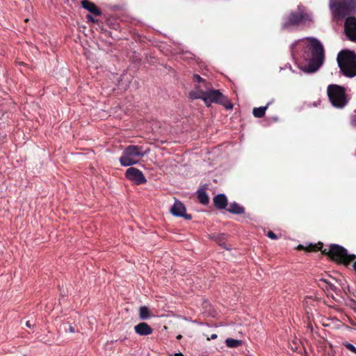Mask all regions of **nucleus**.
I'll use <instances>...</instances> for the list:
<instances>
[{
    "mask_svg": "<svg viewBox=\"0 0 356 356\" xmlns=\"http://www.w3.org/2000/svg\"><path fill=\"white\" fill-rule=\"evenodd\" d=\"M307 41L304 57L309 60L304 71L307 73L316 72L323 65L325 59V51L321 42L315 38H306Z\"/></svg>",
    "mask_w": 356,
    "mask_h": 356,
    "instance_id": "1",
    "label": "nucleus"
},
{
    "mask_svg": "<svg viewBox=\"0 0 356 356\" xmlns=\"http://www.w3.org/2000/svg\"><path fill=\"white\" fill-rule=\"evenodd\" d=\"M337 63L343 74L347 77L356 76V54L351 50H341L337 55Z\"/></svg>",
    "mask_w": 356,
    "mask_h": 356,
    "instance_id": "2",
    "label": "nucleus"
},
{
    "mask_svg": "<svg viewBox=\"0 0 356 356\" xmlns=\"http://www.w3.org/2000/svg\"><path fill=\"white\" fill-rule=\"evenodd\" d=\"M321 253L345 266H348L356 259L355 254H348L346 248L337 244L330 245L328 248L321 250Z\"/></svg>",
    "mask_w": 356,
    "mask_h": 356,
    "instance_id": "3",
    "label": "nucleus"
},
{
    "mask_svg": "<svg viewBox=\"0 0 356 356\" xmlns=\"http://www.w3.org/2000/svg\"><path fill=\"white\" fill-rule=\"evenodd\" d=\"M330 7L335 17L343 19L356 13V0H331Z\"/></svg>",
    "mask_w": 356,
    "mask_h": 356,
    "instance_id": "4",
    "label": "nucleus"
},
{
    "mask_svg": "<svg viewBox=\"0 0 356 356\" xmlns=\"http://www.w3.org/2000/svg\"><path fill=\"white\" fill-rule=\"evenodd\" d=\"M312 22V17L306 8L303 6H298L297 10L293 11L285 18L283 24L284 29H288L292 26H298L300 24L310 25Z\"/></svg>",
    "mask_w": 356,
    "mask_h": 356,
    "instance_id": "5",
    "label": "nucleus"
},
{
    "mask_svg": "<svg viewBox=\"0 0 356 356\" xmlns=\"http://www.w3.org/2000/svg\"><path fill=\"white\" fill-rule=\"evenodd\" d=\"M144 155L143 147L129 145L122 152L119 161L122 166H131L138 163Z\"/></svg>",
    "mask_w": 356,
    "mask_h": 356,
    "instance_id": "6",
    "label": "nucleus"
},
{
    "mask_svg": "<svg viewBox=\"0 0 356 356\" xmlns=\"http://www.w3.org/2000/svg\"><path fill=\"white\" fill-rule=\"evenodd\" d=\"M327 95L332 104L337 108H343L347 103L345 89L338 85H330Z\"/></svg>",
    "mask_w": 356,
    "mask_h": 356,
    "instance_id": "7",
    "label": "nucleus"
},
{
    "mask_svg": "<svg viewBox=\"0 0 356 356\" xmlns=\"http://www.w3.org/2000/svg\"><path fill=\"white\" fill-rule=\"evenodd\" d=\"M203 101L207 107H209L211 103L222 105L227 109H232L233 107L228 99L218 90H209L205 91V95L203 98Z\"/></svg>",
    "mask_w": 356,
    "mask_h": 356,
    "instance_id": "8",
    "label": "nucleus"
},
{
    "mask_svg": "<svg viewBox=\"0 0 356 356\" xmlns=\"http://www.w3.org/2000/svg\"><path fill=\"white\" fill-rule=\"evenodd\" d=\"M125 175L127 179L137 185L143 184L147 182V179L143 175L142 171L134 167L128 168L126 171Z\"/></svg>",
    "mask_w": 356,
    "mask_h": 356,
    "instance_id": "9",
    "label": "nucleus"
},
{
    "mask_svg": "<svg viewBox=\"0 0 356 356\" xmlns=\"http://www.w3.org/2000/svg\"><path fill=\"white\" fill-rule=\"evenodd\" d=\"M344 29L348 38L353 42H356V18L348 17L345 22Z\"/></svg>",
    "mask_w": 356,
    "mask_h": 356,
    "instance_id": "10",
    "label": "nucleus"
},
{
    "mask_svg": "<svg viewBox=\"0 0 356 356\" xmlns=\"http://www.w3.org/2000/svg\"><path fill=\"white\" fill-rule=\"evenodd\" d=\"M170 211L175 216L183 217L186 220H191L192 218L191 214L186 213V207L180 201H175L170 209Z\"/></svg>",
    "mask_w": 356,
    "mask_h": 356,
    "instance_id": "11",
    "label": "nucleus"
},
{
    "mask_svg": "<svg viewBox=\"0 0 356 356\" xmlns=\"http://www.w3.org/2000/svg\"><path fill=\"white\" fill-rule=\"evenodd\" d=\"M82 7L88 10L92 14L96 16H101L102 13L101 10L92 2L88 0H82L81 1Z\"/></svg>",
    "mask_w": 356,
    "mask_h": 356,
    "instance_id": "12",
    "label": "nucleus"
},
{
    "mask_svg": "<svg viewBox=\"0 0 356 356\" xmlns=\"http://www.w3.org/2000/svg\"><path fill=\"white\" fill-rule=\"evenodd\" d=\"M135 332L140 336L149 335L153 332V329L145 322L140 323L134 327Z\"/></svg>",
    "mask_w": 356,
    "mask_h": 356,
    "instance_id": "13",
    "label": "nucleus"
},
{
    "mask_svg": "<svg viewBox=\"0 0 356 356\" xmlns=\"http://www.w3.org/2000/svg\"><path fill=\"white\" fill-rule=\"evenodd\" d=\"M213 204L218 209H224L227 206V199L225 195L218 194L213 199Z\"/></svg>",
    "mask_w": 356,
    "mask_h": 356,
    "instance_id": "14",
    "label": "nucleus"
},
{
    "mask_svg": "<svg viewBox=\"0 0 356 356\" xmlns=\"http://www.w3.org/2000/svg\"><path fill=\"white\" fill-rule=\"evenodd\" d=\"M227 234L224 233L221 234H212L210 236V238L215 241L220 246L228 249V248L226 246L225 241L227 239Z\"/></svg>",
    "mask_w": 356,
    "mask_h": 356,
    "instance_id": "15",
    "label": "nucleus"
},
{
    "mask_svg": "<svg viewBox=\"0 0 356 356\" xmlns=\"http://www.w3.org/2000/svg\"><path fill=\"white\" fill-rule=\"evenodd\" d=\"M227 211L234 214H243L245 213V208L238 203H232Z\"/></svg>",
    "mask_w": 356,
    "mask_h": 356,
    "instance_id": "16",
    "label": "nucleus"
},
{
    "mask_svg": "<svg viewBox=\"0 0 356 356\" xmlns=\"http://www.w3.org/2000/svg\"><path fill=\"white\" fill-rule=\"evenodd\" d=\"M271 102H268L265 106H261L259 108H254L252 110V114L255 118H261L264 117L266 110L270 105Z\"/></svg>",
    "mask_w": 356,
    "mask_h": 356,
    "instance_id": "17",
    "label": "nucleus"
},
{
    "mask_svg": "<svg viewBox=\"0 0 356 356\" xmlns=\"http://www.w3.org/2000/svg\"><path fill=\"white\" fill-rule=\"evenodd\" d=\"M197 199L201 204H202L204 205H207L209 204V198L208 195L205 192L204 189H203V188L199 189L197 191Z\"/></svg>",
    "mask_w": 356,
    "mask_h": 356,
    "instance_id": "18",
    "label": "nucleus"
},
{
    "mask_svg": "<svg viewBox=\"0 0 356 356\" xmlns=\"http://www.w3.org/2000/svg\"><path fill=\"white\" fill-rule=\"evenodd\" d=\"M205 95V91L203 90L197 88V90L195 91H191L189 92V97L191 99H201L203 100V98Z\"/></svg>",
    "mask_w": 356,
    "mask_h": 356,
    "instance_id": "19",
    "label": "nucleus"
},
{
    "mask_svg": "<svg viewBox=\"0 0 356 356\" xmlns=\"http://www.w3.org/2000/svg\"><path fill=\"white\" fill-rule=\"evenodd\" d=\"M243 343V341L241 340L238 339H234L232 338H227L225 340V344L227 347L233 348H237L240 346H241Z\"/></svg>",
    "mask_w": 356,
    "mask_h": 356,
    "instance_id": "20",
    "label": "nucleus"
},
{
    "mask_svg": "<svg viewBox=\"0 0 356 356\" xmlns=\"http://www.w3.org/2000/svg\"><path fill=\"white\" fill-rule=\"evenodd\" d=\"M323 243L322 242H318L317 243H315V244H309V245L306 246V248H305V251L307 252H317L318 250H323Z\"/></svg>",
    "mask_w": 356,
    "mask_h": 356,
    "instance_id": "21",
    "label": "nucleus"
},
{
    "mask_svg": "<svg viewBox=\"0 0 356 356\" xmlns=\"http://www.w3.org/2000/svg\"><path fill=\"white\" fill-rule=\"evenodd\" d=\"M150 312L145 306H142L139 309V317L142 320H147L150 318Z\"/></svg>",
    "mask_w": 356,
    "mask_h": 356,
    "instance_id": "22",
    "label": "nucleus"
},
{
    "mask_svg": "<svg viewBox=\"0 0 356 356\" xmlns=\"http://www.w3.org/2000/svg\"><path fill=\"white\" fill-rule=\"evenodd\" d=\"M346 305L356 312V299L353 297L347 298Z\"/></svg>",
    "mask_w": 356,
    "mask_h": 356,
    "instance_id": "23",
    "label": "nucleus"
},
{
    "mask_svg": "<svg viewBox=\"0 0 356 356\" xmlns=\"http://www.w3.org/2000/svg\"><path fill=\"white\" fill-rule=\"evenodd\" d=\"M342 345L344 347H346L348 350L351 351L352 353L356 355V347L354 345L347 341L343 342Z\"/></svg>",
    "mask_w": 356,
    "mask_h": 356,
    "instance_id": "24",
    "label": "nucleus"
},
{
    "mask_svg": "<svg viewBox=\"0 0 356 356\" xmlns=\"http://www.w3.org/2000/svg\"><path fill=\"white\" fill-rule=\"evenodd\" d=\"M320 281L325 283L327 285L329 289L333 291H335L337 290V287L327 280L322 278L320 280Z\"/></svg>",
    "mask_w": 356,
    "mask_h": 356,
    "instance_id": "25",
    "label": "nucleus"
},
{
    "mask_svg": "<svg viewBox=\"0 0 356 356\" xmlns=\"http://www.w3.org/2000/svg\"><path fill=\"white\" fill-rule=\"evenodd\" d=\"M193 81L197 83L200 82H204L205 80H204L200 75L198 74H194L193 75Z\"/></svg>",
    "mask_w": 356,
    "mask_h": 356,
    "instance_id": "26",
    "label": "nucleus"
},
{
    "mask_svg": "<svg viewBox=\"0 0 356 356\" xmlns=\"http://www.w3.org/2000/svg\"><path fill=\"white\" fill-rule=\"evenodd\" d=\"M86 19H87L88 22H92L94 24L98 23V19H95V17H93L90 15H86Z\"/></svg>",
    "mask_w": 356,
    "mask_h": 356,
    "instance_id": "27",
    "label": "nucleus"
},
{
    "mask_svg": "<svg viewBox=\"0 0 356 356\" xmlns=\"http://www.w3.org/2000/svg\"><path fill=\"white\" fill-rule=\"evenodd\" d=\"M267 236L271 239L275 240L277 238V235L272 231H268L267 233Z\"/></svg>",
    "mask_w": 356,
    "mask_h": 356,
    "instance_id": "28",
    "label": "nucleus"
},
{
    "mask_svg": "<svg viewBox=\"0 0 356 356\" xmlns=\"http://www.w3.org/2000/svg\"><path fill=\"white\" fill-rule=\"evenodd\" d=\"M348 292H349V296H348V298L349 297H353L354 299H356V291H350V289H348Z\"/></svg>",
    "mask_w": 356,
    "mask_h": 356,
    "instance_id": "29",
    "label": "nucleus"
},
{
    "mask_svg": "<svg viewBox=\"0 0 356 356\" xmlns=\"http://www.w3.org/2000/svg\"><path fill=\"white\" fill-rule=\"evenodd\" d=\"M305 248H306V246L303 245H299L298 247H297V249L298 250H305Z\"/></svg>",
    "mask_w": 356,
    "mask_h": 356,
    "instance_id": "30",
    "label": "nucleus"
},
{
    "mask_svg": "<svg viewBox=\"0 0 356 356\" xmlns=\"http://www.w3.org/2000/svg\"><path fill=\"white\" fill-rule=\"evenodd\" d=\"M217 337H218L217 334H211V337H210V338H208V340H210V339H216Z\"/></svg>",
    "mask_w": 356,
    "mask_h": 356,
    "instance_id": "31",
    "label": "nucleus"
},
{
    "mask_svg": "<svg viewBox=\"0 0 356 356\" xmlns=\"http://www.w3.org/2000/svg\"><path fill=\"white\" fill-rule=\"evenodd\" d=\"M69 331H70V332H72V333L74 332H75V330H74V327L73 326H72V325H69Z\"/></svg>",
    "mask_w": 356,
    "mask_h": 356,
    "instance_id": "32",
    "label": "nucleus"
},
{
    "mask_svg": "<svg viewBox=\"0 0 356 356\" xmlns=\"http://www.w3.org/2000/svg\"><path fill=\"white\" fill-rule=\"evenodd\" d=\"M353 262V268L354 271L356 273V259Z\"/></svg>",
    "mask_w": 356,
    "mask_h": 356,
    "instance_id": "33",
    "label": "nucleus"
},
{
    "mask_svg": "<svg viewBox=\"0 0 356 356\" xmlns=\"http://www.w3.org/2000/svg\"><path fill=\"white\" fill-rule=\"evenodd\" d=\"M26 326H27V327H31L32 326V325H31V323L30 321H28L26 323Z\"/></svg>",
    "mask_w": 356,
    "mask_h": 356,
    "instance_id": "34",
    "label": "nucleus"
},
{
    "mask_svg": "<svg viewBox=\"0 0 356 356\" xmlns=\"http://www.w3.org/2000/svg\"><path fill=\"white\" fill-rule=\"evenodd\" d=\"M182 338V336L181 334H179L177 337V339H181Z\"/></svg>",
    "mask_w": 356,
    "mask_h": 356,
    "instance_id": "35",
    "label": "nucleus"
}]
</instances>
